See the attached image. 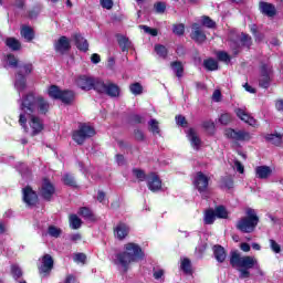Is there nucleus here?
Wrapping results in <instances>:
<instances>
[{
    "instance_id": "obj_1",
    "label": "nucleus",
    "mask_w": 283,
    "mask_h": 283,
    "mask_svg": "<svg viewBox=\"0 0 283 283\" xmlns=\"http://www.w3.org/2000/svg\"><path fill=\"white\" fill-rule=\"evenodd\" d=\"M20 109L21 112H24L27 116H31V136H39V134L45 129V125L42 123L41 118L34 114L46 116L50 113V102L42 95L29 92L22 95V98L20 99Z\"/></svg>"
},
{
    "instance_id": "obj_2",
    "label": "nucleus",
    "mask_w": 283,
    "mask_h": 283,
    "mask_svg": "<svg viewBox=\"0 0 283 283\" xmlns=\"http://www.w3.org/2000/svg\"><path fill=\"white\" fill-rule=\"evenodd\" d=\"M116 260L123 266L124 273H127L133 262L145 260V252L138 243L128 242L124 245V251L116 254Z\"/></svg>"
},
{
    "instance_id": "obj_3",
    "label": "nucleus",
    "mask_w": 283,
    "mask_h": 283,
    "mask_svg": "<svg viewBox=\"0 0 283 283\" xmlns=\"http://www.w3.org/2000/svg\"><path fill=\"white\" fill-rule=\"evenodd\" d=\"M15 70L14 87L18 92H25L28 90V76L34 72V64L32 62H23Z\"/></svg>"
},
{
    "instance_id": "obj_4",
    "label": "nucleus",
    "mask_w": 283,
    "mask_h": 283,
    "mask_svg": "<svg viewBox=\"0 0 283 283\" xmlns=\"http://www.w3.org/2000/svg\"><path fill=\"white\" fill-rule=\"evenodd\" d=\"M245 214V217L237 222V229L241 231V233H253L260 222V217H258L253 208H248Z\"/></svg>"
},
{
    "instance_id": "obj_5",
    "label": "nucleus",
    "mask_w": 283,
    "mask_h": 283,
    "mask_svg": "<svg viewBox=\"0 0 283 283\" xmlns=\"http://www.w3.org/2000/svg\"><path fill=\"white\" fill-rule=\"evenodd\" d=\"M48 94L53 101H61L64 105H72L74 98H76V93L72 90H61L57 85L49 86Z\"/></svg>"
},
{
    "instance_id": "obj_6",
    "label": "nucleus",
    "mask_w": 283,
    "mask_h": 283,
    "mask_svg": "<svg viewBox=\"0 0 283 283\" xmlns=\"http://www.w3.org/2000/svg\"><path fill=\"white\" fill-rule=\"evenodd\" d=\"M230 266L232 269H255L258 266V259L251 255H240L238 251H233L230 254Z\"/></svg>"
},
{
    "instance_id": "obj_7",
    "label": "nucleus",
    "mask_w": 283,
    "mask_h": 283,
    "mask_svg": "<svg viewBox=\"0 0 283 283\" xmlns=\"http://www.w3.org/2000/svg\"><path fill=\"white\" fill-rule=\"evenodd\" d=\"M93 136H96V129L87 123H81L78 129L73 130L72 140H74L76 145H84L85 142L93 138Z\"/></svg>"
},
{
    "instance_id": "obj_8",
    "label": "nucleus",
    "mask_w": 283,
    "mask_h": 283,
    "mask_svg": "<svg viewBox=\"0 0 283 283\" xmlns=\"http://www.w3.org/2000/svg\"><path fill=\"white\" fill-rule=\"evenodd\" d=\"M96 93L105 94L106 96H109V98H118V96H120V86L109 80L105 82L103 78H99Z\"/></svg>"
},
{
    "instance_id": "obj_9",
    "label": "nucleus",
    "mask_w": 283,
    "mask_h": 283,
    "mask_svg": "<svg viewBox=\"0 0 283 283\" xmlns=\"http://www.w3.org/2000/svg\"><path fill=\"white\" fill-rule=\"evenodd\" d=\"M223 136L233 143H249L253 136L244 129L226 128Z\"/></svg>"
},
{
    "instance_id": "obj_10",
    "label": "nucleus",
    "mask_w": 283,
    "mask_h": 283,
    "mask_svg": "<svg viewBox=\"0 0 283 283\" xmlns=\"http://www.w3.org/2000/svg\"><path fill=\"white\" fill-rule=\"evenodd\" d=\"M98 83H101V77L80 75L75 80V85L83 90V92H91L94 90L96 92V87H98Z\"/></svg>"
},
{
    "instance_id": "obj_11",
    "label": "nucleus",
    "mask_w": 283,
    "mask_h": 283,
    "mask_svg": "<svg viewBox=\"0 0 283 283\" xmlns=\"http://www.w3.org/2000/svg\"><path fill=\"white\" fill-rule=\"evenodd\" d=\"M54 193H56V187L52 181H50V178L44 177L42 179V185L39 188V195L40 197L45 200V202H52V198H54Z\"/></svg>"
},
{
    "instance_id": "obj_12",
    "label": "nucleus",
    "mask_w": 283,
    "mask_h": 283,
    "mask_svg": "<svg viewBox=\"0 0 283 283\" xmlns=\"http://www.w3.org/2000/svg\"><path fill=\"white\" fill-rule=\"evenodd\" d=\"M271 74H273V66H270L266 63H261L259 87H262V90H269V87H271Z\"/></svg>"
},
{
    "instance_id": "obj_13",
    "label": "nucleus",
    "mask_w": 283,
    "mask_h": 283,
    "mask_svg": "<svg viewBox=\"0 0 283 283\" xmlns=\"http://www.w3.org/2000/svg\"><path fill=\"white\" fill-rule=\"evenodd\" d=\"M209 180L210 178L202 171H198L195 176L192 185L197 191L200 193H207L209 191Z\"/></svg>"
},
{
    "instance_id": "obj_14",
    "label": "nucleus",
    "mask_w": 283,
    "mask_h": 283,
    "mask_svg": "<svg viewBox=\"0 0 283 283\" xmlns=\"http://www.w3.org/2000/svg\"><path fill=\"white\" fill-rule=\"evenodd\" d=\"M22 200L27 207H36L39 203V195L31 186H27L22 189Z\"/></svg>"
},
{
    "instance_id": "obj_15",
    "label": "nucleus",
    "mask_w": 283,
    "mask_h": 283,
    "mask_svg": "<svg viewBox=\"0 0 283 283\" xmlns=\"http://www.w3.org/2000/svg\"><path fill=\"white\" fill-rule=\"evenodd\" d=\"M52 269H54V259L50 254H44L42 256V264L38 266L40 275L48 277L52 273Z\"/></svg>"
},
{
    "instance_id": "obj_16",
    "label": "nucleus",
    "mask_w": 283,
    "mask_h": 283,
    "mask_svg": "<svg viewBox=\"0 0 283 283\" xmlns=\"http://www.w3.org/2000/svg\"><path fill=\"white\" fill-rule=\"evenodd\" d=\"M191 30L192 31L190 33V39L195 41V43L202 45V43L207 41V33H205L202 27L195 22L191 24Z\"/></svg>"
},
{
    "instance_id": "obj_17",
    "label": "nucleus",
    "mask_w": 283,
    "mask_h": 283,
    "mask_svg": "<svg viewBox=\"0 0 283 283\" xmlns=\"http://www.w3.org/2000/svg\"><path fill=\"white\" fill-rule=\"evenodd\" d=\"M146 182L149 191H153V193L163 189V180H160V177L156 172H149Z\"/></svg>"
},
{
    "instance_id": "obj_18",
    "label": "nucleus",
    "mask_w": 283,
    "mask_h": 283,
    "mask_svg": "<svg viewBox=\"0 0 283 283\" xmlns=\"http://www.w3.org/2000/svg\"><path fill=\"white\" fill-rule=\"evenodd\" d=\"M115 238L119 241L125 240L129 235V226L123 221H119L115 228H113Z\"/></svg>"
},
{
    "instance_id": "obj_19",
    "label": "nucleus",
    "mask_w": 283,
    "mask_h": 283,
    "mask_svg": "<svg viewBox=\"0 0 283 283\" xmlns=\"http://www.w3.org/2000/svg\"><path fill=\"white\" fill-rule=\"evenodd\" d=\"M54 50L60 54H65L66 52H70L72 50V44L70 43V39H67V36L65 35L60 36L54 44Z\"/></svg>"
},
{
    "instance_id": "obj_20",
    "label": "nucleus",
    "mask_w": 283,
    "mask_h": 283,
    "mask_svg": "<svg viewBox=\"0 0 283 283\" xmlns=\"http://www.w3.org/2000/svg\"><path fill=\"white\" fill-rule=\"evenodd\" d=\"M235 114L240 120L250 125V127H255L258 125V120L253 118V116L249 115L245 109L237 108Z\"/></svg>"
},
{
    "instance_id": "obj_21",
    "label": "nucleus",
    "mask_w": 283,
    "mask_h": 283,
    "mask_svg": "<svg viewBox=\"0 0 283 283\" xmlns=\"http://www.w3.org/2000/svg\"><path fill=\"white\" fill-rule=\"evenodd\" d=\"M20 35L27 41V43H32L36 36V33L32 27L23 24L20 29Z\"/></svg>"
},
{
    "instance_id": "obj_22",
    "label": "nucleus",
    "mask_w": 283,
    "mask_h": 283,
    "mask_svg": "<svg viewBox=\"0 0 283 283\" xmlns=\"http://www.w3.org/2000/svg\"><path fill=\"white\" fill-rule=\"evenodd\" d=\"M73 39L75 41V46L80 52H88L90 42H87V39H84L81 33H75Z\"/></svg>"
},
{
    "instance_id": "obj_23",
    "label": "nucleus",
    "mask_w": 283,
    "mask_h": 283,
    "mask_svg": "<svg viewBox=\"0 0 283 283\" xmlns=\"http://www.w3.org/2000/svg\"><path fill=\"white\" fill-rule=\"evenodd\" d=\"M259 8L262 14H265V17H275L277 14V10L275 9V6H273L272 3L261 1L259 3Z\"/></svg>"
},
{
    "instance_id": "obj_24",
    "label": "nucleus",
    "mask_w": 283,
    "mask_h": 283,
    "mask_svg": "<svg viewBox=\"0 0 283 283\" xmlns=\"http://www.w3.org/2000/svg\"><path fill=\"white\" fill-rule=\"evenodd\" d=\"M213 255L217 262L222 264L224 260H227V250H224V247L220 244H216L212 247Z\"/></svg>"
},
{
    "instance_id": "obj_25",
    "label": "nucleus",
    "mask_w": 283,
    "mask_h": 283,
    "mask_svg": "<svg viewBox=\"0 0 283 283\" xmlns=\"http://www.w3.org/2000/svg\"><path fill=\"white\" fill-rule=\"evenodd\" d=\"M273 174V170L269 166H258L255 168V176L260 180H266L271 175Z\"/></svg>"
},
{
    "instance_id": "obj_26",
    "label": "nucleus",
    "mask_w": 283,
    "mask_h": 283,
    "mask_svg": "<svg viewBox=\"0 0 283 283\" xmlns=\"http://www.w3.org/2000/svg\"><path fill=\"white\" fill-rule=\"evenodd\" d=\"M188 138L192 145V147L198 151L200 149V145H202V140L198 137L196 129L189 128L188 129Z\"/></svg>"
},
{
    "instance_id": "obj_27",
    "label": "nucleus",
    "mask_w": 283,
    "mask_h": 283,
    "mask_svg": "<svg viewBox=\"0 0 283 283\" xmlns=\"http://www.w3.org/2000/svg\"><path fill=\"white\" fill-rule=\"evenodd\" d=\"M117 43L122 50V52H129V48H132V41H129V38L123 35V34H116Z\"/></svg>"
},
{
    "instance_id": "obj_28",
    "label": "nucleus",
    "mask_w": 283,
    "mask_h": 283,
    "mask_svg": "<svg viewBox=\"0 0 283 283\" xmlns=\"http://www.w3.org/2000/svg\"><path fill=\"white\" fill-rule=\"evenodd\" d=\"M170 67L175 72L177 78H182L185 76V65L180 61L170 62Z\"/></svg>"
},
{
    "instance_id": "obj_29",
    "label": "nucleus",
    "mask_w": 283,
    "mask_h": 283,
    "mask_svg": "<svg viewBox=\"0 0 283 283\" xmlns=\"http://www.w3.org/2000/svg\"><path fill=\"white\" fill-rule=\"evenodd\" d=\"M78 216H82V218H84L85 220H90L91 222H96V216H94L92 209L87 207L80 208Z\"/></svg>"
},
{
    "instance_id": "obj_30",
    "label": "nucleus",
    "mask_w": 283,
    "mask_h": 283,
    "mask_svg": "<svg viewBox=\"0 0 283 283\" xmlns=\"http://www.w3.org/2000/svg\"><path fill=\"white\" fill-rule=\"evenodd\" d=\"M62 182L66 187H73L74 189L78 187V185L76 184V178H74V175L70 172L64 174V176L62 177Z\"/></svg>"
},
{
    "instance_id": "obj_31",
    "label": "nucleus",
    "mask_w": 283,
    "mask_h": 283,
    "mask_svg": "<svg viewBox=\"0 0 283 283\" xmlns=\"http://www.w3.org/2000/svg\"><path fill=\"white\" fill-rule=\"evenodd\" d=\"M203 67L208 72H216V70H218L219 67V64H218V61H216L213 57H208L203 60Z\"/></svg>"
},
{
    "instance_id": "obj_32",
    "label": "nucleus",
    "mask_w": 283,
    "mask_h": 283,
    "mask_svg": "<svg viewBox=\"0 0 283 283\" xmlns=\"http://www.w3.org/2000/svg\"><path fill=\"white\" fill-rule=\"evenodd\" d=\"M265 140H268V143H271L272 145H275L276 147H280V145H282V134H268L265 136Z\"/></svg>"
},
{
    "instance_id": "obj_33",
    "label": "nucleus",
    "mask_w": 283,
    "mask_h": 283,
    "mask_svg": "<svg viewBox=\"0 0 283 283\" xmlns=\"http://www.w3.org/2000/svg\"><path fill=\"white\" fill-rule=\"evenodd\" d=\"M180 269L186 275H191V273H193L191 260L189 258H184L181 260Z\"/></svg>"
},
{
    "instance_id": "obj_34",
    "label": "nucleus",
    "mask_w": 283,
    "mask_h": 283,
    "mask_svg": "<svg viewBox=\"0 0 283 283\" xmlns=\"http://www.w3.org/2000/svg\"><path fill=\"white\" fill-rule=\"evenodd\" d=\"M7 48H10L12 52H19L21 50V42L17 38H8L6 40Z\"/></svg>"
},
{
    "instance_id": "obj_35",
    "label": "nucleus",
    "mask_w": 283,
    "mask_h": 283,
    "mask_svg": "<svg viewBox=\"0 0 283 283\" xmlns=\"http://www.w3.org/2000/svg\"><path fill=\"white\" fill-rule=\"evenodd\" d=\"M155 52H156L157 56H159L160 59H164V60H166L167 56H169V50H167V46H165L163 44H156Z\"/></svg>"
},
{
    "instance_id": "obj_36",
    "label": "nucleus",
    "mask_w": 283,
    "mask_h": 283,
    "mask_svg": "<svg viewBox=\"0 0 283 283\" xmlns=\"http://www.w3.org/2000/svg\"><path fill=\"white\" fill-rule=\"evenodd\" d=\"M133 175L138 180V182H145L149 178V175L145 174V170L140 168H133Z\"/></svg>"
},
{
    "instance_id": "obj_37",
    "label": "nucleus",
    "mask_w": 283,
    "mask_h": 283,
    "mask_svg": "<svg viewBox=\"0 0 283 283\" xmlns=\"http://www.w3.org/2000/svg\"><path fill=\"white\" fill-rule=\"evenodd\" d=\"M216 211L213 209L206 210L203 222L205 224H213L216 222Z\"/></svg>"
},
{
    "instance_id": "obj_38",
    "label": "nucleus",
    "mask_w": 283,
    "mask_h": 283,
    "mask_svg": "<svg viewBox=\"0 0 283 283\" xmlns=\"http://www.w3.org/2000/svg\"><path fill=\"white\" fill-rule=\"evenodd\" d=\"M201 25H203V28H208V30H213L216 29V21H213V19H211V17L209 15H202L201 17Z\"/></svg>"
},
{
    "instance_id": "obj_39",
    "label": "nucleus",
    "mask_w": 283,
    "mask_h": 283,
    "mask_svg": "<svg viewBox=\"0 0 283 283\" xmlns=\"http://www.w3.org/2000/svg\"><path fill=\"white\" fill-rule=\"evenodd\" d=\"M69 220L72 229H81V226L83 224V220H81L78 216L70 214Z\"/></svg>"
},
{
    "instance_id": "obj_40",
    "label": "nucleus",
    "mask_w": 283,
    "mask_h": 283,
    "mask_svg": "<svg viewBox=\"0 0 283 283\" xmlns=\"http://www.w3.org/2000/svg\"><path fill=\"white\" fill-rule=\"evenodd\" d=\"M214 216L221 220H227V218H229V212L224 206H218L216 208Z\"/></svg>"
},
{
    "instance_id": "obj_41",
    "label": "nucleus",
    "mask_w": 283,
    "mask_h": 283,
    "mask_svg": "<svg viewBox=\"0 0 283 283\" xmlns=\"http://www.w3.org/2000/svg\"><path fill=\"white\" fill-rule=\"evenodd\" d=\"M11 275L13 280H21L23 277V270L17 264L11 265Z\"/></svg>"
},
{
    "instance_id": "obj_42",
    "label": "nucleus",
    "mask_w": 283,
    "mask_h": 283,
    "mask_svg": "<svg viewBox=\"0 0 283 283\" xmlns=\"http://www.w3.org/2000/svg\"><path fill=\"white\" fill-rule=\"evenodd\" d=\"M240 43L243 48H251L253 45V40L251 39V35L247 33H241Z\"/></svg>"
},
{
    "instance_id": "obj_43",
    "label": "nucleus",
    "mask_w": 283,
    "mask_h": 283,
    "mask_svg": "<svg viewBox=\"0 0 283 283\" xmlns=\"http://www.w3.org/2000/svg\"><path fill=\"white\" fill-rule=\"evenodd\" d=\"M43 7L41 4L34 6L31 10L28 11V19L32 21V19H36L39 14H41V10Z\"/></svg>"
},
{
    "instance_id": "obj_44",
    "label": "nucleus",
    "mask_w": 283,
    "mask_h": 283,
    "mask_svg": "<svg viewBox=\"0 0 283 283\" xmlns=\"http://www.w3.org/2000/svg\"><path fill=\"white\" fill-rule=\"evenodd\" d=\"M233 178L227 176L221 178V189H233Z\"/></svg>"
},
{
    "instance_id": "obj_45",
    "label": "nucleus",
    "mask_w": 283,
    "mask_h": 283,
    "mask_svg": "<svg viewBox=\"0 0 283 283\" xmlns=\"http://www.w3.org/2000/svg\"><path fill=\"white\" fill-rule=\"evenodd\" d=\"M7 61H8L9 67L18 69L19 65L21 64V63H19V59H17V56L12 53H9L7 55Z\"/></svg>"
},
{
    "instance_id": "obj_46",
    "label": "nucleus",
    "mask_w": 283,
    "mask_h": 283,
    "mask_svg": "<svg viewBox=\"0 0 283 283\" xmlns=\"http://www.w3.org/2000/svg\"><path fill=\"white\" fill-rule=\"evenodd\" d=\"M148 126L151 134H160V125L158 124L157 119H150L148 122Z\"/></svg>"
},
{
    "instance_id": "obj_47",
    "label": "nucleus",
    "mask_w": 283,
    "mask_h": 283,
    "mask_svg": "<svg viewBox=\"0 0 283 283\" xmlns=\"http://www.w3.org/2000/svg\"><path fill=\"white\" fill-rule=\"evenodd\" d=\"M129 90L135 96L143 94V85L138 82L130 84Z\"/></svg>"
},
{
    "instance_id": "obj_48",
    "label": "nucleus",
    "mask_w": 283,
    "mask_h": 283,
    "mask_svg": "<svg viewBox=\"0 0 283 283\" xmlns=\"http://www.w3.org/2000/svg\"><path fill=\"white\" fill-rule=\"evenodd\" d=\"M217 59L222 63H231V55H229V53H227L226 51H219L217 53Z\"/></svg>"
},
{
    "instance_id": "obj_49",
    "label": "nucleus",
    "mask_w": 283,
    "mask_h": 283,
    "mask_svg": "<svg viewBox=\"0 0 283 283\" xmlns=\"http://www.w3.org/2000/svg\"><path fill=\"white\" fill-rule=\"evenodd\" d=\"M201 127L209 134H213L216 132V124L211 120L203 122L201 124Z\"/></svg>"
},
{
    "instance_id": "obj_50",
    "label": "nucleus",
    "mask_w": 283,
    "mask_h": 283,
    "mask_svg": "<svg viewBox=\"0 0 283 283\" xmlns=\"http://www.w3.org/2000/svg\"><path fill=\"white\" fill-rule=\"evenodd\" d=\"M48 233L49 235H51V238H61L62 231H61V228H57L55 226H50L48 228Z\"/></svg>"
},
{
    "instance_id": "obj_51",
    "label": "nucleus",
    "mask_w": 283,
    "mask_h": 283,
    "mask_svg": "<svg viewBox=\"0 0 283 283\" xmlns=\"http://www.w3.org/2000/svg\"><path fill=\"white\" fill-rule=\"evenodd\" d=\"M129 123H134L135 125H143L145 123V117L139 114H133L129 116Z\"/></svg>"
},
{
    "instance_id": "obj_52",
    "label": "nucleus",
    "mask_w": 283,
    "mask_h": 283,
    "mask_svg": "<svg viewBox=\"0 0 283 283\" xmlns=\"http://www.w3.org/2000/svg\"><path fill=\"white\" fill-rule=\"evenodd\" d=\"M172 32L177 36H184L185 35V25L182 23L174 24L172 25Z\"/></svg>"
},
{
    "instance_id": "obj_53",
    "label": "nucleus",
    "mask_w": 283,
    "mask_h": 283,
    "mask_svg": "<svg viewBox=\"0 0 283 283\" xmlns=\"http://www.w3.org/2000/svg\"><path fill=\"white\" fill-rule=\"evenodd\" d=\"M176 119V124L179 126V127H189V122H187V117H185L184 115H176L175 117Z\"/></svg>"
},
{
    "instance_id": "obj_54",
    "label": "nucleus",
    "mask_w": 283,
    "mask_h": 283,
    "mask_svg": "<svg viewBox=\"0 0 283 283\" xmlns=\"http://www.w3.org/2000/svg\"><path fill=\"white\" fill-rule=\"evenodd\" d=\"M134 136L137 143H145L146 140L145 133L139 128L134 129Z\"/></svg>"
},
{
    "instance_id": "obj_55",
    "label": "nucleus",
    "mask_w": 283,
    "mask_h": 283,
    "mask_svg": "<svg viewBox=\"0 0 283 283\" xmlns=\"http://www.w3.org/2000/svg\"><path fill=\"white\" fill-rule=\"evenodd\" d=\"M140 30H144L146 34H150V36H158V29H154L148 25H139Z\"/></svg>"
},
{
    "instance_id": "obj_56",
    "label": "nucleus",
    "mask_w": 283,
    "mask_h": 283,
    "mask_svg": "<svg viewBox=\"0 0 283 283\" xmlns=\"http://www.w3.org/2000/svg\"><path fill=\"white\" fill-rule=\"evenodd\" d=\"M74 262H80L81 264H85V262H87V255L83 252H77L74 255Z\"/></svg>"
},
{
    "instance_id": "obj_57",
    "label": "nucleus",
    "mask_w": 283,
    "mask_h": 283,
    "mask_svg": "<svg viewBox=\"0 0 283 283\" xmlns=\"http://www.w3.org/2000/svg\"><path fill=\"white\" fill-rule=\"evenodd\" d=\"M270 247L274 253H282V247L277 243L276 240L270 239Z\"/></svg>"
},
{
    "instance_id": "obj_58",
    "label": "nucleus",
    "mask_w": 283,
    "mask_h": 283,
    "mask_svg": "<svg viewBox=\"0 0 283 283\" xmlns=\"http://www.w3.org/2000/svg\"><path fill=\"white\" fill-rule=\"evenodd\" d=\"M232 118H231V114L226 113V114H221V116L219 117V123L221 125H229V123H231Z\"/></svg>"
},
{
    "instance_id": "obj_59",
    "label": "nucleus",
    "mask_w": 283,
    "mask_h": 283,
    "mask_svg": "<svg viewBox=\"0 0 283 283\" xmlns=\"http://www.w3.org/2000/svg\"><path fill=\"white\" fill-rule=\"evenodd\" d=\"M25 112H23L22 114H20L19 116V125L21 127H23V129H25V132H28V117H25Z\"/></svg>"
},
{
    "instance_id": "obj_60",
    "label": "nucleus",
    "mask_w": 283,
    "mask_h": 283,
    "mask_svg": "<svg viewBox=\"0 0 283 283\" xmlns=\"http://www.w3.org/2000/svg\"><path fill=\"white\" fill-rule=\"evenodd\" d=\"M99 3L105 10H112L114 8V0H99Z\"/></svg>"
},
{
    "instance_id": "obj_61",
    "label": "nucleus",
    "mask_w": 283,
    "mask_h": 283,
    "mask_svg": "<svg viewBox=\"0 0 283 283\" xmlns=\"http://www.w3.org/2000/svg\"><path fill=\"white\" fill-rule=\"evenodd\" d=\"M155 10L159 14H163L165 12V10H167V4L165 2H157L155 4Z\"/></svg>"
},
{
    "instance_id": "obj_62",
    "label": "nucleus",
    "mask_w": 283,
    "mask_h": 283,
    "mask_svg": "<svg viewBox=\"0 0 283 283\" xmlns=\"http://www.w3.org/2000/svg\"><path fill=\"white\" fill-rule=\"evenodd\" d=\"M212 99L216 101V103H220L222 101V92L216 90L212 94Z\"/></svg>"
},
{
    "instance_id": "obj_63",
    "label": "nucleus",
    "mask_w": 283,
    "mask_h": 283,
    "mask_svg": "<svg viewBox=\"0 0 283 283\" xmlns=\"http://www.w3.org/2000/svg\"><path fill=\"white\" fill-rule=\"evenodd\" d=\"M239 271H240V277L242 279H249L251 277V272H249L248 269H244V268H239Z\"/></svg>"
},
{
    "instance_id": "obj_64",
    "label": "nucleus",
    "mask_w": 283,
    "mask_h": 283,
    "mask_svg": "<svg viewBox=\"0 0 283 283\" xmlns=\"http://www.w3.org/2000/svg\"><path fill=\"white\" fill-rule=\"evenodd\" d=\"M115 160L118 165V167H123V165H125V156L117 154L115 155Z\"/></svg>"
}]
</instances>
